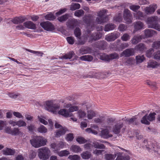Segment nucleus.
Instances as JSON below:
<instances>
[{
	"label": "nucleus",
	"mask_w": 160,
	"mask_h": 160,
	"mask_svg": "<svg viewBox=\"0 0 160 160\" xmlns=\"http://www.w3.org/2000/svg\"><path fill=\"white\" fill-rule=\"evenodd\" d=\"M47 140L42 136H36L30 140L32 146L35 148H38L46 145Z\"/></svg>",
	"instance_id": "nucleus-1"
},
{
	"label": "nucleus",
	"mask_w": 160,
	"mask_h": 160,
	"mask_svg": "<svg viewBox=\"0 0 160 160\" xmlns=\"http://www.w3.org/2000/svg\"><path fill=\"white\" fill-rule=\"evenodd\" d=\"M70 149L71 151L75 153H78L82 151L81 148L79 146L76 145H72Z\"/></svg>",
	"instance_id": "nucleus-26"
},
{
	"label": "nucleus",
	"mask_w": 160,
	"mask_h": 160,
	"mask_svg": "<svg viewBox=\"0 0 160 160\" xmlns=\"http://www.w3.org/2000/svg\"><path fill=\"white\" fill-rule=\"evenodd\" d=\"M74 33L75 36L79 39H80L81 35V32L80 29L78 28H76L74 31Z\"/></svg>",
	"instance_id": "nucleus-49"
},
{
	"label": "nucleus",
	"mask_w": 160,
	"mask_h": 160,
	"mask_svg": "<svg viewBox=\"0 0 160 160\" xmlns=\"http://www.w3.org/2000/svg\"><path fill=\"white\" fill-rule=\"evenodd\" d=\"M119 58L118 54L116 53H113L109 55L105 54L101 56V59L103 60L109 61L114 59H118Z\"/></svg>",
	"instance_id": "nucleus-8"
},
{
	"label": "nucleus",
	"mask_w": 160,
	"mask_h": 160,
	"mask_svg": "<svg viewBox=\"0 0 160 160\" xmlns=\"http://www.w3.org/2000/svg\"><path fill=\"white\" fill-rule=\"evenodd\" d=\"M93 147L95 148L99 149H104L105 146L102 144L99 143L97 142H95L93 143Z\"/></svg>",
	"instance_id": "nucleus-43"
},
{
	"label": "nucleus",
	"mask_w": 160,
	"mask_h": 160,
	"mask_svg": "<svg viewBox=\"0 0 160 160\" xmlns=\"http://www.w3.org/2000/svg\"><path fill=\"white\" fill-rule=\"evenodd\" d=\"M22 134V133L20 131L18 128H14L12 129V135L16 136Z\"/></svg>",
	"instance_id": "nucleus-39"
},
{
	"label": "nucleus",
	"mask_w": 160,
	"mask_h": 160,
	"mask_svg": "<svg viewBox=\"0 0 160 160\" xmlns=\"http://www.w3.org/2000/svg\"><path fill=\"white\" fill-rule=\"evenodd\" d=\"M74 138L73 135L72 133H69L66 135V139L68 142L72 141Z\"/></svg>",
	"instance_id": "nucleus-52"
},
{
	"label": "nucleus",
	"mask_w": 160,
	"mask_h": 160,
	"mask_svg": "<svg viewBox=\"0 0 160 160\" xmlns=\"http://www.w3.org/2000/svg\"><path fill=\"white\" fill-rule=\"evenodd\" d=\"M135 48L138 50L140 51H143L146 49L144 45L142 43H140L137 45L135 47Z\"/></svg>",
	"instance_id": "nucleus-46"
},
{
	"label": "nucleus",
	"mask_w": 160,
	"mask_h": 160,
	"mask_svg": "<svg viewBox=\"0 0 160 160\" xmlns=\"http://www.w3.org/2000/svg\"><path fill=\"white\" fill-rule=\"evenodd\" d=\"M157 8V5L155 4H153L150 5L149 7H146L144 9V11L147 14H152L154 12Z\"/></svg>",
	"instance_id": "nucleus-12"
},
{
	"label": "nucleus",
	"mask_w": 160,
	"mask_h": 160,
	"mask_svg": "<svg viewBox=\"0 0 160 160\" xmlns=\"http://www.w3.org/2000/svg\"><path fill=\"white\" fill-rule=\"evenodd\" d=\"M70 154L69 151L67 150H62L58 152V155L60 157L67 156Z\"/></svg>",
	"instance_id": "nucleus-37"
},
{
	"label": "nucleus",
	"mask_w": 160,
	"mask_h": 160,
	"mask_svg": "<svg viewBox=\"0 0 160 160\" xmlns=\"http://www.w3.org/2000/svg\"><path fill=\"white\" fill-rule=\"evenodd\" d=\"M2 152L3 154L5 155H12L15 153L14 150L8 148L3 150Z\"/></svg>",
	"instance_id": "nucleus-23"
},
{
	"label": "nucleus",
	"mask_w": 160,
	"mask_h": 160,
	"mask_svg": "<svg viewBox=\"0 0 160 160\" xmlns=\"http://www.w3.org/2000/svg\"><path fill=\"white\" fill-rule=\"evenodd\" d=\"M54 100L48 101L46 102V109L54 114L57 113L58 110L59 108L60 105L54 103Z\"/></svg>",
	"instance_id": "nucleus-2"
},
{
	"label": "nucleus",
	"mask_w": 160,
	"mask_h": 160,
	"mask_svg": "<svg viewBox=\"0 0 160 160\" xmlns=\"http://www.w3.org/2000/svg\"><path fill=\"white\" fill-rule=\"evenodd\" d=\"M26 125V122L23 120H20L17 121V126L19 127H25Z\"/></svg>",
	"instance_id": "nucleus-53"
},
{
	"label": "nucleus",
	"mask_w": 160,
	"mask_h": 160,
	"mask_svg": "<svg viewBox=\"0 0 160 160\" xmlns=\"http://www.w3.org/2000/svg\"><path fill=\"white\" fill-rule=\"evenodd\" d=\"M38 156L39 158L43 160H47L50 156L51 151L47 147H44L38 150Z\"/></svg>",
	"instance_id": "nucleus-3"
},
{
	"label": "nucleus",
	"mask_w": 160,
	"mask_h": 160,
	"mask_svg": "<svg viewBox=\"0 0 160 160\" xmlns=\"http://www.w3.org/2000/svg\"><path fill=\"white\" fill-rule=\"evenodd\" d=\"M142 39L141 35H135L131 40V43L133 44H136L140 42Z\"/></svg>",
	"instance_id": "nucleus-24"
},
{
	"label": "nucleus",
	"mask_w": 160,
	"mask_h": 160,
	"mask_svg": "<svg viewBox=\"0 0 160 160\" xmlns=\"http://www.w3.org/2000/svg\"><path fill=\"white\" fill-rule=\"evenodd\" d=\"M79 23L77 19L72 18L69 19L67 22V25L70 28L73 29L77 26Z\"/></svg>",
	"instance_id": "nucleus-13"
},
{
	"label": "nucleus",
	"mask_w": 160,
	"mask_h": 160,
	"mask_svg": "<svg viewBox=\"0 0 160 160\" xmlns=\"http://www.w3.org/2000/svg\"><path fill=\"white\" fill-rule=\"evenodd\" d=\"M79 109V108L77 106L72 105L71 107H70L68 109V111L70 112H72L74 111H78Z\"/></svg>",
	"instance_id": "nucleus-56"
},
{
	"label": "nucleus",
	"mask_w": 160,
	"mask_h": 160,
	"mask_svg": "<svg viewBox=\"0 0 160 160\" xmlns=\"http://www.w3.org/2000/svg\"><path fill=\"white\" fill-rule=\"evenodd\" d=\"M123 17L126 23L129 24L132 23V18L129 10L127 9H124L123 11Z\"/></svg>",
	"instance_id": "nucleus-6"
},
{
	"label": "nucleus",
	"mask_w": 160,
	"mask_h": 160,
	"mask_svg": "<svg viewBox=\"0 0 160 160\" xmlns=\"http://www.w3.org/2000/svg\"><path fill=\"white\" fill-rule=\"evenodd\" d=\"M77 141L80 144H83L85 143L87 141L83 138L79 137H78L76 139Z\"/></svg>",
	"instance_id": "nucleus-55"
},
{
	"label": "nucleus",
	"mask_w": 160,
	"mask_h": 160,
	"mask_svg": "<svg viewBox=\"0 0 160 160\" xmlns=\"http://www.w3.org/2000/svg\"><path fill=\"white\" fill-rule=\"evenodd\" d=\"M145 35L146 37H152L154 34H156V32L151 29H146L144 31Z\"/></svg>",
	"instance_id": "nucleus-18"
},
{
	"label": "nucleus",
	"mask_w": 160,
	"mask_h": 160,
	"mask_svg": "<svg viewBox=\"0 0 160 160\" xmlns=\"http://www.w3.org/2000/svg\"><path fill=\"white\" fill-rule=\"evenodd\" d=\"M120 35V34L119 32H114L106 35L105 39L108 42L113 41L119 38Z\"/></svg>",
	"instance_id": "nucleus-9"
},
{
	"label": "nucleus",
	"mask_w": 160,
	"mask_h": 160,
	"mask_svg": "<svg viewBox=\"0 0 160 160\" xmlns=\"http://www.w3.org/2000/svg\"><path fill=\"white\" fill-rule=\"evenodd\" d=\"M67 40L69 44H73L74 43V38L72 37H67Z\"/></svg>",
	"instance_id": "nucleus-62"
},
{
	"label": "nucleus",
	"mask_w": 160,
	"mask_h": 160,
	"mask_svg": "<svg viewBox=\"0 0 160 160\" xmlns=\"http://www.w3.org/2000/svg\"><path fill=\"white\" fill-rule=\"evenodd\" d=\"M108 21V19L107 16L98 17L96 18L95 22L98 24H102Z\"/></svg>",
	"instance_id": "nucleus-16"
},
{
	"label": "nucleus",
	"mask_w": 160,
	"mask_h": 160,
	"mask_svg": "<svg viewBox=\"0 0 160 160\" xmlns=\"http://www.w3.org/2000/svg\"><path fill=\"white\" fill-rule=\"evenodd\" d=\"M50 147L55 151H57L59 150L58 144H57L55 143H51L50 145Z\"/></svg>",
	"instance_id": "nucleus-59"
},
{
	"label": "nucleus",
	"mask_w": 160,
	"mask_h": 160,
	"mask_svg": "<svg viewBox=\"0 0 160 160\" xmlns=\"http://www.w3.org/2000/svg\"><path fill=\"white\" fill-rule=\"evenodd\" d=\"M145 59V58L143 55H138L135 57L136 64H138L142 63Z\"/></svg>",
	"instance_id": "nucleus-28"
},
{
	"label": "nucleus",
	"mask_w": 160,
	"mask_h": 160,
	"mask_svg": "<svg viewBox=\"0 0 160 160\" xmlns=\"http://www.w3.org/2000/svg\"><path fill=\"white\" fill-rule=\"evenodd\" d=\"M75 55L74 52L72 51H71L69 52V53L63 55L62 56L60 57L59 58L62 59H70L72 57Z\"/></svg>",
	"instance_id": "nucleus-21"
},
{
	"label": "nucleus",
	"mask_w": 160,
	"mask_h": 160,
	"mask_svg": "<svg viewBox=\"0 0 160 160\" xmlns=\"http://www.w3.org/2000/svg\"><path fill=\"white\" fill-rule=\"evenodd\" d=\"M154 52V50L153 48H150L146 52V56L147 57L150 58L151 57L152 55V54Z\"/></svg>",
	"instance_id": "nucleus-57"
},
{
	"label": "nucleus",
	"mask_w": 160,
	"mask_h": 160,
	"mask_svg": "<svg viewBox=\"0 0 160 160\" xmlns=\"http://www.w3.org/2000/svg\"><path fill=\"white\" fill-rule=\"evenodd\" d=\"M102 33L100 32L93 33L90 35L89 38V41L98 40L102 37Z\"/></svg>",
	"instance_id": "nucleus-15"
},
{
	"label": "nucleus",
	"mask_w": 160,
	"mask_h": 160,
	"mask_svg": "<svg viewBox=\"0 0 160 160\" xmlns=\"http://www.w3.org/2000/svg\"><path fill=\"white\" fill-rule=\"evenodd\" d=\"M130 38V36L128 33H124L121 37V39L123 41H127Z\"/></svg>",
	"instance_id": "nucleus-47"
},
{
	"label": "nucleus",
	"mask_w": 160,
	"mask_h": 160,
	"mask_svg": "<svg viewBox=\"0 0 160 160\" xmlns=\"http://www.w3.org/2000/svg\"><path fill=\"white\" fill-rule=\"evenodd\" d=\"M84 13V11L82 9H80L74 12V15L78 17H79L82 16Z\"/></svg>",
	"instance_id": "nucleus-45"
},
{
	"label": "nucleus",
	"mask_w": 160,
	"mask_h": 160,
	"mask_svg": "<svg viewBox=\"0 0 160 160\" xmlns=\"http://www.w3.org/2000/svg\"><path fill=\"white\" fill-rule=\"evenodd\" d=\"M140 8L138 5H132L129 6L130 9L134 12H136Z\"/></svg>",
	"instance_id": "nucleus-58"
},
{
	"label": "nucleus",
	"mask_w": 160,
	"mask_h": 160,
	"mask_svg": "<svg viewBox=\"0 0 160 160\" xmlns=\"http://www.w3.org/2000/svg\"><path fill=\"white\" fill-rule=\"evenodd\" d=\"M152 47L156 49L159 48H160V40L154 42L152 45Z\"/></svg>",
	"instance_id": "nucleus-51"
},
{
	"label": "nucleus",
	"mask_w": 160,
	"mask_h": 160,
	"mask_svg": "<svg viewBox=\"0 0 160 160\" xmlns=\"http://www.w3.org/2000/svg\"><path fill=\"white\" fill-rule=\"evenodd\" d=\"M55 127L56 128L59 129L56 132L55 136L57 138L64 134L67 130L66 128L62 127L61 125L57 122L55 124Z\"/></svg>",
	"instance_id": "nucleus-7"
},
{
	"label": "nucleus",
	"mask_w": 160,
	"mask_h": 160,
	"mask_svg": "<svg viewBox=\"0 0 160 160\" xmlns=\"http://www.w3.org/2000/svg\"><path fill=\"white\" fill-rule=\"evenodd\" d=\"M158 20V17L157 16L151 17L148 18L147 23L149 28L160 31V26L158 23H156Z\"/></svg>",
	"instance_id": "nucleus-4"
},
{
	"label": "nucleus",
	"mask_w": 160,
	"mask_h": 160,
	"mask_svg": "<svg viewBox=\"0 0 160 160\" xmlns=\"http://www.w3.org/2000/svg\"><path fill=\"white\" fill-rule=\"evenodd\" d=\"M96 116L95 112L92 110H88L87 112V117L88 119H92Z\"/></svg>",
	"instance_id": "nucleus-41"
},
{
	"label": "nucleus",
	"mask_w": 160,
	"mask_h": 160,
	"mask_svg": "<svg viewBox=\"0 0 160 160\" xmlns=\"http://www.w3.org/2000/svg\"><path fill=\"white\" fill-rule=\"evenodd\" d=\"M67 10L66 8H62L59 10V11L56 13L57 16L60 15L65 12Z\"/></svg>",
	"instance_id": "nucleus-61"
},
{
	"label": "nucleus",
	"mask_w": 160,
	"mask_h": 160,
	"mask_svg": "<svg viewBox=\"0 0 160 160\" xmlns=\"http://www.w3.org/2000/svg\"><path fill=\"white\" fill-rule=\"evenodd\" d=\"M40 25L43 28L48 31H52L54 29L53 26L49 21L42 22L40 23Z\"/></svg>",
	"instance_id": "nucleus-10"
},
{
	"label": "nucleus",
	"mask_w": 160,
	"mask_h": 160,
	"mask_svg": "<svg viewBox=\"0 0 160 160\" xmlns=\"http://www.w3.org/2000/svg\"><path fill=\"white\" fill-rule=\"evenodd\" d=\"M117 153L114 154H107L105 155V158L106 160H114L117 156Z\"/></svg>",
	"instance_id": "nucleus-33"
},
{
	"label": "nucleus",
	"mask_w": 160,
	"mask_h": 160,
	"mask_svg": "<svg viewBox=\"0 0 160 160\" xmlns=\"http://www.w3.org/2000/svg\"><path fill=\"white\" fill-rule=\"evenodd\" d=\"M23 24L26 28L31 29L36 28L35 25L31 21H28L24 23Z\"/></svg>",
	"instance_id": "nucleus-22"
},
{
	"label": "nucleus",
	"mask_w": 160,
	"mask_h": 160,
	"mask_svg": "<svg viewBox=\"0 0 160 160\" xmlns=\"http://www.w3.org/2000/svg\"><path fill=\"white\" fill-rule=\"evenodd\" d=\"M156 114L155 112H153L150 113L148 116L146 115H145L141 120V123L149 125V121H152L155 119Z\"/></svg>",
	"instance_id": "nucleus-5"
},
{
	"label": "nucleus",
	"mask_w": 160,
	"mask_h": 160,
	"mask_svg": "<svg viewBox=\"0 0 160 160\" xmlns=\"http://www.w3.org/2000/svg\"><path fill=\"white\" fill-rule=\"evenodd\" d=\"M30 153L29 157L31 159H33L36 157L37 155V152L36 151L31 150Z\"/></svg>",
	"instance_id": "nucleus-60"
},
{
	"label": "nucleus",
	"mask_w": 160,
	"mask_h": 160,
	"mask_svg": "<svg viewBox=\"0 0 160 160\" xmlns=\"http://www.w3.org/2000/svg\"><path fill=\"white\" fill-rule=\"evenodd\" d=\"M107 11L106 9L101 10L97 12V16L98 17H104V14L107 13Z\"/></svg>",
	"instance_id": "nucleus-50"
},
{
	"label": "nucleus",
	"mask_w": 160,
	"mask_h": 160,
	"mask_svg": "<svg viewBox=\"0 0 160 160\" xmlns=\"http://www.w3.org/2000/svg\"><path fill=\"white\" fill-rule=\"evenodd\" d=\"M158 65L157 62H154L152 60H150L148 62V68H156Z\"/></svg>",
	"instance_id": "nucleus-30"
},
{
	"label": "nucleus",
	"mask_w": 160,
	"mask_h": 160,
	"mask_svg": "<svg viewBox=\"0 0 160 160\" xmlns=\"http://www.w3.org/2000/svg\"><path fill=\"white\" fill-rule=\"evenodd\" d=\"M154 58L156 59L160 60V50L158 51L154 54Z\"/></svg>",
	"instance_id": "nucleus-64"
},
{
	"label": "nucleus",
	"mask_w": 160,
	"mask_h": 160,
	"mask_svg": "<svg viewBox=\"0 0 160 160\" xmlns=\"http://www.w3.org/2000/svg\"><path fill=\"white\" fill-rule=\"evenodd\" d=\"M58 113L59 114L65 117H71L72 115L71 113H70L68 111H67L65 109H61L58 111Z\"/></svg>",
	"instance_id": "nucleus-20"
},
{
	"label": "nucleus",
	"mask_w": 160,
	"mask_h": 160,
	"mask_svg": "<svg viewBox=\"0 0 160 160\" xmlns=\"http://www.w3.org/2000/svg\"><path fill=\"white\" fill-rule=\"evenodd\" d=\"M69 15L68 14H66L61 17L58 18V20L60 22H62L66 21L68 18Z\"/></svg>",
	"instance_id": "nucleus-38"
},
{
	"label": "nucleus",
	"mask_w": 160,
	"mask_h": 160,
	"mask_svg": "<svg viewBox=\"0 0 160 160\" xmlns=\"http://www.w3.org/2000/svg\"><path fill=\"white\" fill-rule=\"evenodd\" d=\"M78 113L80 118H84L86 115V113L85 112L81 110H79L78 111Z\"/></svg>",
	"instance_id": "nucleus-63"
},
{
	"label": "nucleus",
	"mask_w": 160,
	"mask_h": 160,
	"mask_svg": "<svg viewBox=\"0 0 160 160\" xmlns=\"http://www.w3.org/2000/svg\"><path fill=\"white\" fill-rule=\"evenodd\" d=\"M91 153L88 151L83 152L81 154L82 158L85 159H89L91 157Z\"/></svg>",
	"instance_id": "nucleus-34"
},
{
	"label": "nucleus",
	"mask_w": 160,
	"mask_h": 160,
	"mask_svg": "<svg viewBox=\"0 0 160 160\" xmlns=\"http://www.w3.org/2000/svg\"><path fill=\"white\" fill-rule=\"evenodd\" d=\"M45 18L46 20L51 21L54 19L56 17L52 13H50L47 14L45 16Z\"/></svg>",
	"instance_id": "nucleus-42"
},
{
	"label": "nucleus",
	"mask_w": 160,
	"mask_h": 160,
	"mask_svg": "<svg viewBox=\"0 0 160 160\" xmlns=\"http://www.w3.org/2000/svg\"><path fill=\"white\" fill-rule=\"evenodd\" d=\"M134 29L133 33H135L137 31L143 29L144 28V25L143 23L140 21L135 22L133 23Z\"/></svg>",
	"instance_id": "nucleus-11"
},
{
	"label": "nucleus",
	"mask_w": 160,
	"mask_h": 160,
	"mask_svg": "<svg viewBox=\"0 0 160 160\" xmlns=\"http://www.w3.org/2000/svg\"><path fill=\"white\" fill-rule=\"evenodd\" d=\"M80 7V4L78 3H72L70 6V10L72 11H74L79 9Z\"/></svg>",
	"instance_id": "nucleus-35"
},
{
	"label": "nucleus",
	"mask_w": 160,
	"mask_h": 160,
	"mask_svg": "<svg viewBox=\"0 0 160 160\" xmlns=\"http://www.w3.org/2000/svg\"><path fill=\"white\" fill-rule=\"evenodd\" d=\"M26 18L23 17H16L11 20L14 24H18L22 23L26 20Z\"/></svg>",
	"instance_id": "nucleus-19"
},
{
	"label": "nucleus",
	"mask_w": 160,
	"mask_h": 160,
	"mask_svg": "<svg viewBox=\"0 0 160 160\" xmlns=\"http://www.w3.org/2000/svg\"><path fill=\"white\" fill-rule=\"evenodd\" d=\"M101 136L104 138H108L112 137V135L109 134V131L108 129H105L102 131Z\"/></svg>",
	"instance_id": "nucleus-27"
},
{
	"label": "nucleus",
	"mask_w": 160,
	"mask_h": 160,
	"mask_svg": "<svg viewBox=\"0 0 160 160\" xmlns=\"http://www.w3.org/2000/svg\"><path fill=\"white\" fill-rule=\"evenodd\" d=\"M123 20L122 17V14L121 13H119L116 14L113 18V20L116 22H122Z\"/></svg>",
	"instance_id": "nucleus-32"
},
{
	"label": "nucleus",
	"mask_w": 160,
	"mask_h": 160,
	"mask_svg": "<svg viewBox=\"0 0 160 160\" xmlns=\"http://www.w3.org/2000/svg\"><path fill=\"white\" fill-rule=\"evenodd\" d=\"M85 22L87 24V32L89 33V32L93 30V28L94 27L93 24L92 23L91 21H87L86 20H85Z\"/></svg>",
	"instance_id": "nucleus-25"
},
{
	"label": "nucleus",
	"mask_w": 160,
	"mask_h": 160,
	"mask_svg": "<svg viewBox=\"0 0 160 160\" xmlns=\"http://www.w3.org/2000/svg\"><path fill=\"white\" fill-rule=\"evenodd\" d=\"M127 25L124 24H121L118 26V30L121 32H123L126 31L127 29Z\"/></svg>",
	"instance_id": "nucleus-40"
},
{
	"label": "nucleus",
	"mask_w": 160,
	"mask_h": 160,
	"mask_svg": "<svg viewBox=\"0 0 160 160\" xmlns=\"http://www.w3.org/2000/svg\"><path fill=\"white\" fill-rule=\"evenodd\" d=\"M115 27L116 25L114 24L109 23L105 26L104 30L106 32H108L113 30Z\"/></svg>",
	"instance_id": "nucleus-29"
},
{
	"label": "nucleus",
	"mask_w": 160,
	"mask_h": 160,
	"mask_svg": "<svg viewBox=\"0 0 160 160\" xmlns=\"http://www.w3.org/2000/svg\"><path fill=\"white\" fill-rule=\"evenodd\" d=\"M68 158L70 160H79L80 157L77 155H71L69 156Z\"/></svg>",
	"instance_id": "nucleus-54"
},
{
	"label": "nucleus",
	"mask_w": 160,
	"mask_h": 160,
	"mask_svg": "<svg viewBox=\"0 0 160 160\" xmlns=\"http://www.w3.org/2000/svg\"><path fill=\"white\" fill-rule=\"evenodd\" d=\"M118 154V156L115 160H126V158H127V160H129V157L128 156H127L126 157L122 155V153L119 152L117 153Z\"/></svg>",
	"instance_id": "nucleus-36"
},
{
	"label": "nucleus",
	"mask_w": 160,
	"mask_h": 160,
	"mask_svg": "<svg viewBox=\"0 0 160 160\" xmlns=\"http://www.w3.org/2000/svg\"><path fill=\"white\" fill-rule=\"evenodd\" d=\"M134 50L131 48L127 49L122 52L121 54V57L124 56L125 57H128L134 54Z\"/></svg>",
	"instance_id": "nucleus-14"
},
{
	"label": "nucleus",
	"mask_w": 160,
	"mask_h": 160,
	"mask_svg": "<svg viewBox=\"0 0 160 160\" xmlns=\"http://www.w3.org/2000/svg\"><path fill=\"white\" fill-rule=\"evenodd\" d=\"M134 16L136 19H140L141 18L144 17V14L142 12L139 11L136 13H134Z\"/></svg>",
	"instance_id": "nucleus-44"
},
{
	"label": "nucleus",
	"mask_w": 160,
	"mask_h": 160,
	"mask_svg": "<svg viewBox=\"0 0 160 160\" xmlns=\"http://www.w3.org/2000/svg\"><path fill=\"white\" fill-rule=\"evenodd\" d=\"M38 132L41 133H45L47 132V129L43 125H41L38 128Z\"/></svg>",
	"instance_id": "nucleus-48"
},
{
	"label": "nucleus",
	"mask_w": 160,
	"mask_h": 160,
	"mask_svg": "<svg viewBox=\"0 0 160 160\" xmlns=\"http://www.w3.org/2000/svg\"><path fill=\"white\" fill-rule=\"evenodd\" d=\"M123 124L122 122H119L115 124L113 129V132L115 134H118L120 132L121 128L122 127Z\"/></svg>",
	"instance_id": "nucleus-17"
},
{
	"label": "nucleus",
	"mask_w": 160,
	"mask_h": 160,
	"mask_svg": "<svg viewBox=\"0 0 160 160\" xmlns=\"http://www.w3.org/2000/svg\"><path fill=\"white\" fill-rule=\"evenodd\" d=\"M93 57L90 55H83L80 57V59L84 61L90 62L93 59Z\"/></svg>",
	"instance_id": "nucleus-31"
}]
</instances>
